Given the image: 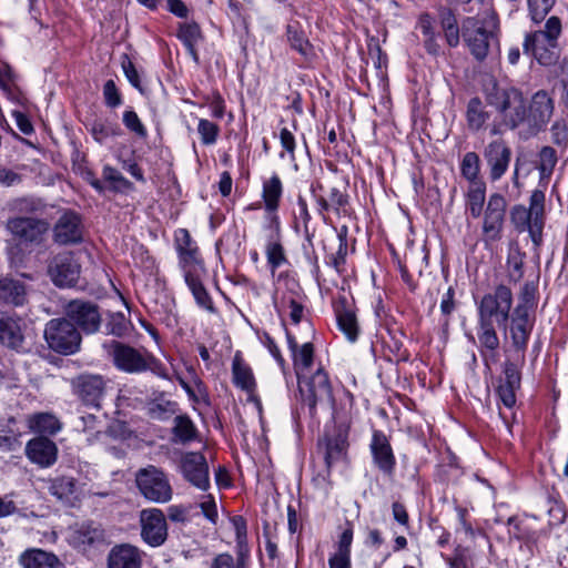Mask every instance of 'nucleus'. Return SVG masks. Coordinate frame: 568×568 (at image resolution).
<instances>
[{"instance_id": "f257e3e1", "label": "nucleus", "mask_w": 568, "mask_h": 568, "mask_svg": "<svg viewBox=\"0 0 568 568\" xmlns=\"http://www.w3.org/2000/svg\"><path fill=\"white\" fill-rule=\"evenodd\" d=\"M513 303L511 288L505 284L497 285L493 292L483 295L478 302L477 338L481 356L486 357L488 353L494 354L498 349L499 337L494 323L498 327L506 328Z\"/></svg>"}, {"instance_id": "f03ea898", "label": "nucleus", "mask_w": 568, "mask_h": 568, "mask_svg": "<svg viewBox=\"0 0 568 568\" xmlns=\"http://www.w3.org/2000/svg\"><path fill=\"white\" fill-rule=\"evenodd\" d=\"M485 100L500 116L489 125L491 135H500L505 130L524 128L527 101L519 89L494 83L491 88L486 89Z\"/></svg>"}, {"instance_id": "7ed1b4c3", "label": "nucleus", "mask_w": 568, "mask_h": 568, "mask_svg": "<svg viewBox=\"0 0 568 568\" xmlns=\"http://www.w3.org/2000/svg\"><path fill=\"white\" fill-rule=\"evenodd\" d=\"M463 38L474 58L478 61L486 59L489 48L497 42L498 19L496 13L487 8L477 17H469L463 21Z\"/></svg>"}, {"instance_id": "20e7f679", "label": "nucleus", "mask_w": 568, "mask_h": 568, "mask_svg": "<svg viewBox=\"0 0 568 568\" xmlns=\"http://www.w3.org/2000/svg\"><path fill=\"white\" fill-rule=\"evenodd\" d=\"M561 33V20L551 16L546 20L544 29L525 36L524 52L531 54L541 65H554L559 59L558 39Z\"/></svg>"}, {"instance_id": "39448f33", "label": "nucleus", "mask_w": 568, "mask_h": 568, "mask_svg": "<svg viewBox=\"0 0 568 568\" xmlns=\"http://www.w3.org/2000/svg\"><path fill=\"white\" fill-rule=\"evenodd\" d=\"M511 222L519 232L528 231L536 246L542 242L545 224V193L541 190L532 191L529 200V209L516 205L510 212Z\"/></svg>"}, {"instance_id": "423d86ee", "label": "nucleus", "mask_w": 568, "mask_h": 568, "mask_svg": "<svg viewBox=\"0 0 568 568\" xmlns=\"http://www.w3.org/2000/svg\"><path fill=\"white\" fill-rule=\"evenodd\" d=\"M298 389L312 416L315 415L317 407L322 409L334 407L332 385L328 375L322 368L310 377H298Z\"/></svg>"}, {"instance_id": "0eeeda50", "label": "nucleus", "mask_w": 568, "mask_h": 568, "mask_svg": "<svg viewBox=\"0 0 568 568\" xmlns=\"http://www.w3.org/2000/svg\"><path fill=\"white\" fill-rule=\"evenodd\" d=\"M44 338L52 351L63 355L77 353L82 341L80 331L65 317L50 320L44 327Z\"/></svg>"}, {"instance_id": "6e6552de", "label": "nucleus", "mask_w": 568, "mask_h": 568, "mask_svg": "<svg viewBox=\"0 0 568 568\" xmlns=\"http://www.w3.org/2000/svg\"><path fill=\"white\" fill-rule=\"evenodd\" d=\"M135 483L141 495L151 503L165 504L173 497V488L166 474L153 465L139 469Z\"/></svg>"}, {"instance_id": "1a4fd4ad", "label": "nucleus", "mask_w": 568, "mask_h": 568, "mask_svg": "<svg viewBox=\"0 0 568 568\" xmlns=\"http://www.w3.org/2000/svg\"><path fill=\"white\" fill-rule=\"evenodd\" d=\"M555 101L545 90L532 94L527 103L526 119L524 123L525 136H535L546 130L554 115Z\"/></svg>"}, {"instance_id": "9d476101", "label": "nucleus", "mask_w": 568, "mask_h": 568, "mask_svg": "<svg viewBox=\"0 0 568 568\" xmlns=\"http://www.w3.org/2000/svg\"><path fill=\"white\" fill-rule=\"evenodd\" d=\"M65 318L85 334H94L101 326L99 306L85 300H72L64 306Z\"/></svg>"}, {"instance_id": "9b49d317", "label": "nucleus", "mask_w": 568, "mask_h": 568, "mask_svg": "<svg viewBox=\"0 0 568 568\" xmlns=\"http://www.w3.org/2000/svg\"><path fill=\"white\" fill-rule=\"evenodd\" d=\"M507 202L499 193L489 196L484 212L483 235L486 244L499 241L504 229Z\"/></svg>"}, {"instance_id": "f8f14e48", "label": "nucleus", "mask_w": 568, "mask_h": 568, "mask_svg": "<svg viewBox=\"0 0 568 568\" xmlns=\"http://www.w3.org/2000/svg\"><path fill=\"white\" fill-rule=\"evenodd\" d=\"M10 233L23 245H39L49 230L44 220L33 217H12L7 222Z\"/></svg>"}, {"instance_id": "ddd939ff", "label": "nucleus", "mask_w": 568, "mask_h": 568, "mask_svg": "<svg viewBox=\"0 0 568 568\" xmlns=\"http://www.w3.org/2000/svg\"><path fill=\"white\" fill-rule=\"evenodd\" d=\"M180 468L184 479L193 487L207 491L211 487L207 462L201 453L189 452L182 455Z\"/></svg>"}, {"instance_id": "4468645a", "label": "nucleus", "mask_w": 568, "mask_h": 568, "mask_svg": "<svg viewBox=\"0 0 568 568\" xmlns=\"http://www.w3.org/2000/svg\"><path fill=\"white\" fill-rule=\"evenodd\" d=\"M141 537L151 547L163 545L168 538L166 519L161 509L149 508L140 513Z\"/></svg>"}, {"instance_id": "2eb2a0df", "label": "nucleus", "mask_w": 568, "mask_h": 568, "mask_svg": "<svg viewBox=\"0 0 568 568\" xmlns=\"http://www.w3.org/2000/svg\"><path fill=\"white\" fill-rule=\"evenodd\" d=\"M103 346L119 369L126 373H140L148 369L146 358L138 349L115 341Z\"/></svg>"}, {"instance_id": "dca6fc26", "label": "nucleus", "mask_w": 568, "mask_h": 568, "mask_svg": "<svg viewBox=\"0 0 568 568\" xmlns=\"http://www.w3.org/2000/svg\"><path fill=\"white\" fill-rule=\"evenodd\" d=\"M73 394L85 405L100 408L105 383L100 375L81 374L71 381Z\"/></svg>"}, {"instance_id": "f3484780", "label": "nucleus", "mask_w": 568, "mask_h": 568, "mask_svg": "<svg viewBox=\"0 0 568 568\" xmlns=\"http://www.w3.org/2000/svg\"><path fill=\"white\" fill-rule=\"evenodd\" d=\"M49 276L59 287H71L80 276V264L70 253L54 256L49 265Z\"/></svg>"}, {"instance_id": "a211bd4d", "label": "nucleus", "mask_w": 568, "mask_h": 568, "mask_svg": "<svg viewBox=\"0 0 568 568\" xmlns=\"http://www.w3.org/2000/svg\"><path fill=\"white\" fill-rule=\"evenodd\" d=\"M489 168L491 181H498L508 170L511 160V150L503 139L489 142L483 152Z\"/></svg>"}, {"instance_id": "6ab92c4d", "label": "nucleus", "mask_w": 568, "mask_h": 568, "mask_svg": "<svg viewBox=\"0 0 568 568\" xmlns=\"http://www.w3.org/2000/svg\"><path fill=\"white\" fill-rule=\"evenodd\" d=\"M29 288L24 281L11 274L0 275V305L22 307L28 303Z\"/></svg>"}, {"instance_id": "aec40b11", "label": "nucleus", "mask_w": 568, "mask_h": 568, "mask_svg": "<svg viewBox=\"0 0 568 568\" xmlns=\"http://www.w3.org/2000/svg\"><path fill=\"white\" fill-rule=\"evenodd\" d=\"M369 448L375 466L384 474V476L393 478L396 459L386 435L381 430H375L373 433Z\"/></svg>"}, {"instance_id": "412c9836", "label": "nucleus", "mask_w": 568, "mask_h": 568, "mask_svg": "<svg viewBox=\"0 0 568 568\" xmlns=\"http://www.w3.org/2000/svg\"><path fill=\"white\" fill-rule=\"evenodd\" d=\"M233 384L248 395V400L254 403L258 412L262 410V403L255 395L256 382L252 368L244 362L241 353H236L232 362Z\"/></svg>"}, {"instance_id": "4be33fe9", "label": "nucleus", "mask_w": 568, "mask_h": 568, "mask_svg": "<svg viewBox=\"0 0 568 568\" xmlns=\"http://www.w3.org/2000/svg\"><path fill=\"white\" fill-rule=\"evenodd\" d=\"M509 320V332L513 345L516 349L524 351L529 341L534 325L529 312H527V306L517 305Z\"/></svg>"}, {"instance_id": "5701e85b", "label": "nucleus", "mask_w": 568, "mask_h": 568, "mask_svg": "<svg viewBox=\"0 0 568 568\" xmlns=\"http://www.w3.org/2000/svg\"><path fill=\"white\" fill-rule=\"evenodd\" d=\"M26 455L33 464L47 468L57 462L58 447L48 437L40 436L28 442Z\"/></svg>"}, {"instance_id": "b1692460", "label": "nucleus", "mask_w": 568, "mask_h": 568, "mask_svg": "<svg viewBox=\"0 0 568 568\" xmlns=\"http://www.w3.org/2000/svg\"><path fill=\"white\" fill-rule=\"evenodd\" d=\"M82 240V226L78 214L65 212L60 216L54 226V241L67 245Z\"/></svg>"}, {"instance_id": "393cba45", "label": "nucleus", "mask_w": 568, "mask_h": 568, "mask_svg": "<svg viewBox=\"0 0 568 568\" xmlns=\"http://www.w3.org/2000/svg\"><path fill=\"white\" fill-rule=\"evenodd\" d=\"M108 568H141L139 549L129 544L114 546L108 556Z\"/></svg>"}, {"instance_id": "a878e982", "label": "nucleus", "mask_w": 568, "mask_h": 568, "mask_svg": "<svg viewBox=\"0 0 568 568\" xmlns=\"http://www.w3.org/2000/svg\"><path fill=\"white\" fill-rule=\"evenodd\" d=\"M22 343L23 334L19 318L0 313V344L18 349Z\"/></svg>"}, {"instance_id": "bb28decb", "label": "nucleus", "mask_w": 568, "mask_h": 568, "mask_svg": "<svg viewBox=\"0 0 568 568\" xmlns=\"http://www.w3.org/2000/svg\"><path fill=\"white\" fill-rule=\"evenodd\" d=\"M335 314L339 329L351 342L356 341L358 336L356 315L347 304L345 297L339 298L335 303Z\"/></svg>"}, {"instance_id": "cd10ccee", "label": "nucleus", "mask_w": 568, "mask_h": 568, "mask_svg": "<svg viewBox=\"0 0 568 568\" xmlns=\"http://www.w3.org/2000/svg\"><path fill=\"white\" fill-rule=\"evenodd\" d=\"M316 201L320 206V213L325 219L324 213L328 211H333L336 215H341L342 213H346V206L348 204V199L345 193H343L337 187H331L323 195H316Z\"/></svg>"}, {"instance_id": "c85d7f7f", "label": "nucleus", "mask_w": 568, "mask_h": 568, "mask_svg": "<svg viewBox=\"0 0 568 568\" xmlns=\"http://www.w3.org/2000/svg\"><path fill=\"white\" fill-rule=\"evenodd\" d=\"M20 562L24 568H64L54 554L41 549L26 551L21 556Z\"/></svg>"}, {"instance_id": "c756f323", "label": "nucleus", "mask_w": 568, "mask_h": 568, "mask_svg": "<svg viewBox=\"0 0 568 568\" xmlns=\"http://www.w3.org/2000/svg\"><path fill=\"white\" fill-rule=\"evenodd\" d=\"M184 280L187 287L192 292V295L196 304L203 310L207 311L209 313H215L216 308L214 306L212 297L210 296L209 292L206 291L201 281L200 273L195 274L187 271Z\"/></svg>"}, {"instance_id": "7c9ffc66", "label": "nucleus", "mask_w": 568, "mask_h": 568, "mask_svg": "<svg viewBox=\"0 0 568 568\" xmlns=\"http://www.w3.org/2000/svg\"><path fill=\"white\" fill-rule=\"evenodd\" d=\"M48 489L57 499L70 503L77 494V479L69 476H58L49 481Z\"/></svg>"}, {"instance_id": "2f4dec72", "label": "nucleus", "mask_w": 568, "mask_h": 568, "mask_svg": "<svg viewBox=\"0 0 568 568\" xmlns=\"http://www.w3.org/2000/svg\"><path fill=\"white\" fill-rule=\"evenodd\" d=\"M489 112L479 98H473L467 104L466 119L468 128L471 131H479L484 129L489 120Z\"/></svg>"}, {"instance_id": "473e14b6", "label": "nucleus", "mask_w": 568, "mask_h": 568, "mask_svg": "<svg viewBox=\"0 0 568 568\" xmlns=\"http://www.w3.org/2000/svg\"><path fill=\"white\" fill-rule=\"evenodd\" d=\"M287 41L291 48L297 51L305 61H310L314 57L313 45L297 24L290 23L287 26Z\"/></svg>"}, {"instance_id": "72a5a7b5", "label": "nucleus", "mask_w": 568, "mask_h": 568, "mask_svg": "<svg viewBox=\"0 0 568 568\" xmlns=\"http://www.w3.org/2000/svg\"><path fill=\"white\" fill-rule=\"evenodd\" d=\"M283 193L282 181L277 175H273L263 183V201L267 212H275L278 209L280 200Z\"/></svg>"}, {"instance_id": "f704fd0d", "label": "nucleus", "mask_w": 568, "mask_h": 568, "mask_svg": "<svg viewBox=\"0 0 568 568\" xmlns=\"http://www.w3.org/2000/svg\"><path fill=\"white\" fill-rule=\"evenodd\" d=\"M486 196V183L485 182H475L474 184H469L467 194H466V206L469 211L470 215L474 219H478L483 213V206L485 203Z\"/></svg>"}, {"instance_id": "c9c22d12", "label": "nucleus", "mask_w": 568, "mask_h": 568, "mask_svg": "<svg viewBox=\"0 0 568 568\" xmlns=\"http://www.w3.org/2000/svg\"><path fill=\"white\" fill-rule=\"evenodd\" d=\"M104 531L100 525L94 523L83 524L74 534V541L84 548L102 544L104 541Z\"/></svg>"}, {"instance_id": "e433bc0d", "label": "nucleus", "mask_w": 568, "mask_h": 568, "mask_svg": "<svg viewBox=\"0 0 568 568\" xmlns=\"http://www.w3.org/2000/svg\"><path fill=\"white\" fill-rule=\"evenodd\" d=\"M180 40L184 43L187 49V52L191 54L195 62L199 61L197 52L195 49V44L201 39V30L200 27L195 22H185L182 23L179 28L178 33Z\"/></svg>"}, {"instance_id": "4c0bfd02", "label": "nucleus", "mask_w": 568, "mask_h": 568, "mask_svg": "<svg viewBox=\"0 0 568 568\" xmlns=\"http://www.w3.org/2000/svg\"><path fill=\"white\" fill-rule=\"evenodd\" d=\"M28 425L36 433L55 434L60 430L59 420L49 413H39L28 418Z\"/></svg>"}, {"instance_id": "58836bf2", "label": "nucleus", "mask_w": 568, "mask_h": 568, "mask_svg": "<svg viewBox=\"0 0 568 568\" xmlns=\"http://www.w3.org/2000/svg\"><path fill=\"white\" fill-rule=\"evenodd\" d=\"M178 253L180 258V265L184 272V275L187 273V271L195 274L204 272L203 262L199 256L196 245L186 248H180Z\"/></svg>"}, {"instance_id": "ea45409f", "label": "nucleus", "mask_w": 568, "mask_h": 568, "mask_svg": "<svg viewBox=\"0 0 568 568\" xmlns=\"http://www.w3.org/2000/svg\"><path fill=\"white\" fill-rule=\"evenodd\" d=\"M20 430L13 417L7 420V424H0V449L13 450L19 444Z\"/></svg>"}, {"instance_id": "a19ab883", "label": "nucleus", "mask_w": 568, "mask_h": 568, "mask_svg": "<svg viewBox=\"0 0 568 568\" xmlns=\"http://www.w3.org/2000/svg\"><path fill=\"white\" fill-rule=\"evenodd\" d=\"M462 175L469 181V184L475 182H484L479 179L480 161L479 156L475 152H467L460 164Z\"/></svg>"}, {"instance_id": "79ce46f5", "label": "nucleus", "mask_w": 568, "mask_h": 568, "mask_svg": "<svg viewBox=\"0 0 568 568\" xmlns=\"http://www.w3.org/2000/svg\"><path fill=\"white\" fill-rule=\"evenodd\" d=\"M525 254L518 247L510 250L507 257V272L509 282L518 283L524 276Z\"/></svg>"}, {"instance_id": "37998d69", "label": "nucleus", "mask_w": 568, "mask_h": 568, "mask_svg": "<svg viewBox=\"0 0 568 568\" xmlns=\"http://www.w3.org/2000/svg\"><path fill=\"white\" fill-rule=\"evenodd\" d=\"M173 433L182 443H187L196 437V428L187 416H176L174 418Z\"/></svg>"}, {"instance_id": "c03bdc74", "label": "nucleus", "mask_w": 568, "mask_h": 568, "mask_svg": "<svg viewBox=\"0 0 568 568\" xmlns=\"http://www.w3.org/2000/svg\"><path fill=\"white\" fill-rule=\"evenodd\" d=\"M313 357L314 346L312 343H304L300 349L293 354L294 366L298 377H301V373L312 366Z\"/></svg>"}, {"instance_id": "a18cd8bd", "label": "nucleus", "mask_w": 568, "mask_h": 568, "mask_svg": "<svg viewBox=\"0 0 568 568\" xmlns=\"http://www.w3.org/2000/svg\"><path fill=\"white\" fill-rule=\"evenodd\" d=\"M558 158L555 149L551 146H544L539 152L538 170L540 179H549L557 164Z\"/></svg>"}, {"instance_id": "49530a36", "label": "nucleus", "mask_w": 568, "mask_h": 568, "mask_svg": "<svg viewBox=\"0 0 568 568\" xmlns=\"http://www.w3.org/2000/svg\"><path fill=\"white\" fill-rule=\"evenodd\" d=\"M102 178L110 184V189L115 192H123L132 187V183L110 165L103 168Z\"/></svg>"}, {"instance_id": "de8ad7c7", "label": "nucleus", "mask_w": 568, "mask_h": 568, "mask_svg": "<svg viewBox=\"0 0 568 568\" xmlns=\"http://www.w3.org/2000/svg\"><path fill=\"white\" fill-rule=\"evenodd\" d=\"M345 449H346V442L341 436L335 437V438H329L327 440L324 458H325V463H326V466L328 469L332 467V465L336 460L342 458L343 454L345 453Z\"/></svg>"}, {"instance_id": "09e8293b", "label": "nucleus", "mask_w": 568, "mask_h": 568, "mask_svg": "<svg viewBox=\"0 0 568 568\" xmlns=\"http://www.w3.org/2000/svg\"><path fill=\"white\" fill-rule=\"evenodd\" d=\"M90 132L97 142L103 143L108 138L118 135L120 133V128L108 121L95 120L91 124Z\"/></svg>"}, {"instance_id": "8fccbe9b", "label": "nucleus", "mask_w": 568, "mask_h": 568, "mask_svg": "<svg viewBox=\"0 0 568 568\" xmlns=\"http://www.w3.org/2000/svg\"><path fill=\"white\" fill-rule=\"evenodd\" d=\"M265 253L272 273H274L276 268L287 263L284 247L280 242H268Z\"/></svg>"}, {"instance_id": "3c124183", "label": "nucleus", "mask_w": 568, "mask_h": 568, "mask_svg": "<svg viewBox=\"0 0 568 568\" xmlns=\"http://www.w3.org/2000/svg\"><path fill=\"white\" fill-rule=\"evenodd\" d=\"M555 4V0H527L528 13L532 22L540 23L545 20Z\"/></svg>"}, {"instance_id": "603ef678", "label": "nucleus", "mask_w": 568, "mask_h": 568, "mask_svg": "<svg viewBox=\"0 0 568 568\" xmlns=\"http://www.w3.org/2000/svg\"><path fill=\"white\" fill-rule=\"evenodd\" d=\"M197 132L203 144L212 145L217 140L220 128L214 122H211L206 119H201L199 121Z\"/></svg>"}, {"instance_id": "864d4df0", "label": "nucleus", "mask_w": 568, "mask_h": 568, "mask_svg": "<svg viewBox=\"0 0 568 568\" xmlns=\"http://www.w3.org/2000/svg\"><path fill=\"white\" fill-rule=\"evenodd\" d=\"M551 142L560 148L568 145V121L557 119L550 128Z\"/></svg>"}, {"instance_id": "5fc2aeb1", "label": "nucleus", "mask_w": 568, "mask_h": 568, "mask_svg": "<svg viewBox=\"0 0 568 568\" xmlns=\"http://www.w3.org/2000/svg\"><path fill=\"white\" fill-rule=\"evenodd\" d=\"M125 128L139 138H145L148 132L140 118L133 110H125L122 116Z\"/></svg>"}, {"instance_id": "6e6d98bb", "label": "nucleus", "mask_w": 568, "mask_h": 568, "mask_svg": "<svg viewBox=\"0 0 568 568\" xmlns=\"http://www.w3.org/2000/svg\"><path fill=\"white\" fill-rule=\"evenodd\" d=\"M199 507L204 517L212 524H216L219 514L215 498L212 494H204L200 497Z\"/></svg>"}, {"instance_id": "4d7b16f0", "label": "nucleus", "mask_w": 568, "mask_h": 568, "mask_svg": "<svg viewBox=\"0 0 568 568\" xmlns=\"http://www.w3.org/2000/svg\"><path fill=\"white\" fill-rule=\"evenodd\" d=\"M104 102L110 108H116L122 104L121 94L113 80H108L103 85Z\"/></svg>"}, {"instance_id": "13d9d810", "label": "nucleus", "mask_w": 568, "mask_h": 568, "mask_svg": "<svg viewBox=\"0 0 568 568\" xmlns=\"http://www.w3.org/2000/svg\"><path fill=\"white\" fill-rule=\"evenodd\" d=\"M504 382L501 384L520 387V371L516 363L506 361L504 364Z\"/></svg>"}, {"instance_id": "bf43d9fd", "label": "nucleus", "mask_w": 568, "mask_h": 568, "mask_svg": "<svg viewBox=\"0 0 568 568\" xmlns=\"http://www.w3.org/2000/svg\"><path fill=\"white\" fill-rule=\"evenodd\" d=\"M443 27L445 30V38L447 43L450 47H457L459 43V29L457 27L456 20L454 17H449L443 21Z\"/></svg>"}, {"instance_id": "052dcab7", "label": "nucleus", "mask_w": 568, "mask_h": 568, "mask_svg": "<svg viewBox=\"0 0 568 568\" xmlns=\"http://www.w3.org/2000/svg\"><path fill=\"white\" fill-rule=\"evenodd\" d=\"M519 386H511L506 384H500L497 388V394L500 402L507 407L513 408L516 404V390Z\"/></svg>"}, {"instance_id": "680f3d73", "label": "nucleus", "mask_w": 568, "mask_h": 568, "mask_svg": "<svg viewBox=\"0 0 568 568\" xmlns=\"http://www.w3.org/2000/svg\"><path fill=\"white\" fill-rule=\"evenodd\" d=\"M210 568H245L243 565L235 561L231 554L223 552L215 556L212 560Z\"/></svg>"}, {"instance_id": "e2e57ef3", "label": "nucleus", "mask_w": 568, "mask_h": 568, "mask_svg": "<svg viewBox=\"0 0 568 568\" xmlns=\"http://www.w3.org/2000/svg\"><path fill=\"white\" fill-rule=\"evenodd\" d=\"M346 227H342V230L337 233L338 240V250L336 252V256L334 257V266L337 268L341 262H344L346 252H347V243H346Z\"/></svg>"}, {"instance_id": "0e129e2a", "label": "nucleus", "mask_w": 568, "mask_h": 568, "mask_svg": "<svg viewBox=\"0 0 568 568\" xmlns=\"http://www.w3.org/2000/svg\"><path fill=\"white\" fill-rule=\"evenodd\" d=\"M122 68H123L124 74H125L126 79L129 80V82L134 88L141 90L140 77H139V73H138L133 62L130 61L129 59H125V61L122 62Z\"/></svg>"}, {"instance_id": "69168bd1", "label": "nucleus", "mask_w": 568, "mask_h": 568, "mask_svg": "<svg viewBox=\"0 0 568 568\" xmlns=\"http://www.w3.org/2000/svg\"><path fill=\"white\" fill-rule=\"evenodd\" d=\"M352 541H353L352 529L344 530L339 537L337 550L334 554H342V555L351 556Z\"/></svg>"}, {"instance_id": "338daca9", "label": "nucleus", "mask_w": 568, "mask_h": 568, "mask_svg": "<svg viewBox=\"0 0 568 568\" xmlns=\"http://www.w3.org/2000/svg\"><path fill=\"white\" fill-rule=\"evenodd\" d=\"M417 29H419L424 37H430L434 34V20L428 13L419 16L417 21Z\"/></svg>"}, {"instance_id": "774afa93", "label": "nucleus", "mask_w": 568, "mask_h": 568, "mask_svg": "<svg viewBox=\"0 0 568 568\" xmlns=\"http://www.w3.org/2000/svg\"><path fill=\"white\" fill-rule=\"evenodd\" d=\"M329 568H352L351 556L333 554L328 559Z\"/></svg>"}]
</instances>
